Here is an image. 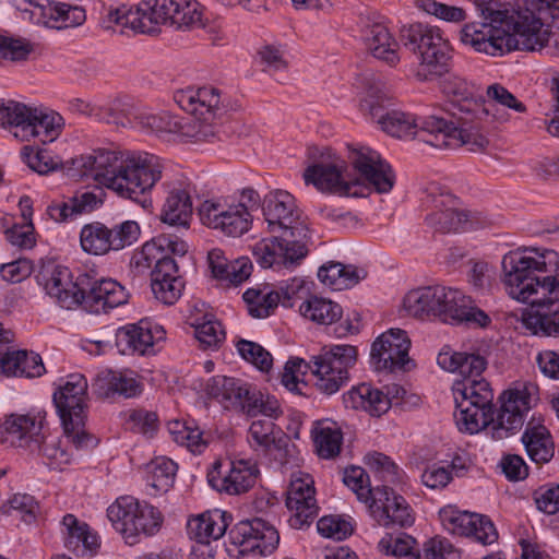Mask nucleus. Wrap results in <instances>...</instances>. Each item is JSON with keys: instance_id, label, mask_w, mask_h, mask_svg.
Segmentation results:
<instances>
[{"instance_id": "obj_4", "label": "nucleus", "mask_w": 559, "mask_h": 559, "mask_svg": "<svg viewBox=\"0 0 559 559\" xmlns=\"http://www.w3.org/2000/svg\"><path fill=\"white\" fill-rule=\"evenodd\" d=\"M348 158L360 178L349 173L347 163L342 157L329 154L305 169L306 185H312L322 193L342 197H357L361 180L380 193L392 190L395 174L377 151L357 143L349 147Z\"/></svg>"}, {"instance_id": "obj_6", "label": "nucleus", "mask_w": 559, "mask_h": 559, "mask_svg": "<svg viewBox=\"0 0 559 559\" xmlns=\"http://www.w3.org/2000/svg\"><path fill=\"white\" fill-rule=\"evenodd\" d=\"M206 21L197 0H145L135 9L123 7L108 13L110 24L142 34H155L160 24L183 31L202 28Z\"/></svg>"}, {"instance_id": "obj_41", "label": "nucleus", "mask_w": 559, "mask_h": 559, "mask_svg": "<svg viewBox=\"0 0 559 559\" xmlns=\"http://www.w3.org/2000/svg\"><path fill=\"white\" fill-rule=\"evenodd\" d=\"M33 106L14 99L0 98V127L8 130L10 134L24 142L32 134L29 115Z\"/></svg>"}, {"instance_id": "obj_9", "label": "nucleus", "mask_w": 559, "mask_h": 559, "mask_svg": "<svg viewBox=\"0 0 559 559\" xmlns=\"http://www.w3.org/2000/svg\"><path fill=\"white\" fill-rule=\"evenodd\" d=\"M88 382L81 373H71L60 380L53 392V403L63 430L75 432L76 447L93 448L97 440L84 430L88 407Z\"/></svg>"}, {"instance_id": "obj_20", "label": "nucleus", "mask_w": 559, "mask_h": 559, "mask_svg": "<svg viewBox=\"0 0 559 559\" xmlns=\"http://www.w3.org/2000/svg\"><path fill=\"white\" fill-rule=\"evenodd\" d=\"M409 347L411 341L405 331L389 329L373 342L370 362L377 371L408 370L412 366Z\"/></svg>"}, {"instance_id": "obj_13", "label": "nucleus", "mask_w": 559, "mask_h": 559, "mask_svg": "<svg viewBox=\"0 0 559 559\" xmlns=\"http://www.w3.org/2000/svg\"><path fill=\"white\" fill-rule=\"evenodd\" d=\"M260 469L252 459L233 457L215 461L207 472L209 485L218 492L240 495L258 481Z\"/></svg>"}, {"instance_id": "obj_38", "label": "nucleus", "mask_w": 559, "mask_h": 559, "mask_svg": "<svg viewBox=\"0 0 559 559\" xmlns=\"http://www.w3.org/2000/svg\"><path fill=\"white\" fill-rule=\"evenodd\" d=\"M454 402H471L473 405L492 407L493 392L483 372L456 378L452 383Z\"/></svg>"}, {"instance_id": "obj_58", "label": "nucleus", "mask_w": 559, "mask_h": 559, "mask_svg": "<svg viewBox=\"0 0 559 559\" xmlns=\"http://www.w3.org/2000/svg\"><path fill=\"white\" fill-rule=\"evenodd\" d=\"M379 551L399 559H419L414 537L406 533H386L378 543Z\"/></svg>"}, {"instance_id": "obj_27", "label": "nucleus", "mask_w": 559, "mask_h": 559, "mask_svg": "<svg viewBox=\"0 0 559 559\" xmlns=\"http://www.w3.org/2000/svg\"><path fill=\"white\" fill-rule=\"evenodd\" d=\"M128 293L123 286L112 278L94 281L88 290H83L80 306L87 312L99 314L119 307L128 301Z\"/></svg>"}, {"instance_id": "obj_15", "label": "nucleus", "mask_w": 559, "mask_h": 559, "mask_svg": "<svg viewBox=\"0 0 559 559\" xmlns=\"http://www.w3.org/2000/svg\"><path fill=\"white\" fill-rule=\"evenodd\" d=\"M401 38L405 47L419 56L421 64L441 68L452 66L450 45L438 28L415 23L402 28Z\"/></svg>"}, {"instance_id": "obj_10", "label": "nucleus", "mask_w": 559, "mask_h": 559, "mask_svg": "<svg viewBox=\"0 0 559 559\" xmlns=\"http://www.w3.org/2000/svg\"><path fill=\"white\" fill-rule=\"evenodd\" d=\"M107 518L116 532L128 544H134L141 536L156 535L164 516L158 508L131 496H121L107 509Z\"/></svg>"}, {"instance_id": "obj_22", "label": "nucleus", "mask_w": 559, "mask_h": 559, "mask_svg": "<svg viewBox=\"0 0 559 559\" xmlns=\"http://www.w3.org/2000/svg\"><path fill=\"white\" fill-rule=\"evenodd\" d=\"M37 281L45 293L61 308L75 309L83 299V289L74 281L69 267L53 262L44 264Z\"/></svg>"}, {"instance_id": "obj_48", "label": "nucleus", "mask_w": 559, "mask_h": 559, "mask_svg": "<svg viewBox=\"0 0 559 559\" xmlns=\"http://www.w3.org/2000/svg\"><path fill=\"white\" fill-rule=\"evenodd\" d=\"M364 270L340 262H328L318 270L319 281L333 290L350 288L365 278Z\"/></svg>"}, {"instance_id": "obj_8", "label": "nucleus", "mask_w": 559, "mask_h": 559, "mask_svg": "<svg viewBox=\"0 0 559 559\" xmlns=\"http://www.w3.org/2000/svg\"><path fill=\"white\" fill-rule=\"evenodd\" d=\"M259 202V195L252 189L237 194L213 195L201 202L198 215L207 228L228 237H240L251 229Z\"/></svg>"}, {"instance_id": "obj_62", "label": "nucleus", "mask_w": 559, "mask_h": 559, "mask_svg": "<svg viewBox=\"0 0 559 559\" xmlns=\"http://www.w3.org/2000/svg\"><path fill=\"white\" fill-rule=\"evenodd\" d=\"M273 460L278 466H293L299 461V451L289 437L278 431L271 444L262 452Z\"/></svg>"}, {"instance_id": "obj_50", "label": "nucleus", "mask_w": 559, "mask_h": 559, "mask_svg": "<svg viewBox=\"0 0 559 559\" xmlns=\"http://www.w3.org/2000/svg\"><path fill=\"white\" fill-rule=\"evenodd\" d=\"M97 115L99 121L139 129V120L144 115V108L135 106L127 99H115L103 105L102 112H97Z\"/></svg>"}, {"instance_id": "obj_7", "label": "nucleus", "mask_w": 559, "mask_h": 559, "mask_svg": "<svg viewBox=\"0 0 559 559\" xmlns=\"http://www.w3.org/2000/svg\"><path fill=\"white\" fill-rule=\"evenodd\" d=\"M189 251V245L176 235H159L146 241L141 257L148 265L155 263L152 272V292L157 300L174 305L181 296L185 282L179 275L175 258H181Z\"/></svg>"}, {"instance_id": "obj_54", "label": "nucleus", "mask_w": 559, "mask_h": 559, "mask_svg": "<svg viewBox=\"0 0 559 559\" xmlns=\"http://www.w3.org/2000/svg\"><path fill=\"white\" fill-rule=\"evenodd\" d=\"M35 45L26 38L0 34V67H15L28 61Z\"/></svg>"}, {"instance_id": "obj_37", "label": "nucleus", "mask_w": 559, "mask_h": 559, "mask_svg": "<svg viewBox=\"0 0 559 559\" xmlns=\"http://www.w3.org/2000/svg\"><path fill=\"white\" fill-rule=\"evenodd\" d=\"M193 212L191 192L188 187H173L160 211V221L169 226L189 227Z\"/></svg>"}, {"instance_id": "obj_25", "label": "nucleus", "mask_w": 559, "mask_h": 559, "mask_svg": "<svg viewBox=\"0 0 559 559\" xmlns=\"http://www.w3.org/2000/svg\"><path fill=\"white\" fill-rule=\"evenodd\" d=\"M45 419L46 413L43 409L33 408L26 414L9 415L1 428L11 443L34 452V447L45 433Z\"/></svg>"}, {"instance_id": "obj_55", "label": "nucleus", "mask_w": 559, "mask_h": 559, "mask_svg": "<svg viewBox=\"0 0 559 559\" xmlns=\"http://www.w3.org/2000/svg\"><path fill=\"white\" fill-rule=\"evenodd\" d=\"M168 432L177 444L192 453H202L206 448L207 441L194 421L171 420L168 423Z\"/></svg>"}, {"instance_id": "obj_24", "label": "nucleus", "mask_w": 559, "mask_h": 559, "mask_svg": "<svg viewBox=\"0 0 559 559\" xmlns=\"http://www.w3.org/2000/svg\"><path fill=\"white\" fill-rule=\"evenodd\" d=\"M286 507L293 513L292 525L301 526L317 512L313 477L302 471L292 474L286 492Z\"/></svg>"}, {"instance_id": "obj_52", "label": "nucleus", "mask_w": 559, "mask_h": 559, "mask_svg": "<svg viewBox=\"0 0 559 559\" xmlns=\"http://www.w3.org/2000/svg\"><path fill=\"white\" fill-rule=\"evenodd\" d=\"M300 314L318 324H332L342 317V307L323 297L311 296L299 306Z\"/></svg>"}, {"instance_id": "obj_47", "label": "nucleus", "mask_w": 559, "mask_h": 559, "mask_svg": "<svg viewBox=\"0 0 559 559\" xmlns=\"http://www.w3.org/2000/svg\"><path fill=\"white\" fill-rule=\"evenodd\" d=\"M311 437L316 452L321 459H332L340 453L343 432L336 421L328 418L314 421Z\"/></svg>"}, {"instance_id": "obj_1", "label": "nucleus", "mask_w": 559, "mask_h": 559, "mask_svg": "<svg viewBox=\"0 0 559 559\" xmlns=\"http://www.w3.org/2000/svg\"><path fill=\"white\" fill-rule=\"evenodd\" d=\"M526 3L531 8L515 9L489 1L483 10L486 23L480 26L466 24L460 32L462 44L491 56L512 50H540L551 35L540 14L549 11L552 27L559 32V0H526ZM554 35L559 46V33Z\"/></svg>"}, {"instance_id": "obj_44", "label": "nucleus", "mask_w": 559, "mask_h": 559, "mask_svg": "<svg viewBox=\"0 0 559 559\" xmlns=\"http://www.w3.org/2000/svg\"><path fill=\"white\" fill-rule=\"evenodd\" d=\"M174 99L183 110L195 116H204L212 114L218 107L221 96L218 91L212 86L187 87L177 91Z\"/></svg>"}, {"instance_id": "obj_42", "label": "nucleus", "mask_w": 559, "mask_h": 559, "mask_svg": "<svg viewBox=\"0 0 559 559\" xmlns=\"http://www.w3.org/2000/svg\"><path fill=\"white\" fill-rule=\"evenodd\" d=\"M438 366L450 373H456L457 378H464L467 374H477L484 372L487 366L486 360L476 354L459 352L450 346L441 348L437 356Z\"/></svg>"}, {"instance_id": "obj_46", "label": "nucleus", "mask_w": 559, "mask_h": 559, "mask_svg": "<svg viewBox=\"0 0 559 559\" xmlns=\"http://www.w3.org/2000/svg\"><path fill=\"white\" fill-rule=\"evenodd\" d=\"M63 126V118L58 112L33 106L28 126L32 134L24 142L38 139L43 143H51L59 138Z\"/></svg>"}, {"instance_id": "obj_5", "label": "nucleus", "mask_w": 559, "mask_h": 559, "mask_svg": "<svg viewBox=\"0 0 559 559\" xmlns=\"http://www.w3.org/2000/svg\"><path fill=\"white\" fill-rule=\"evenodd\" d=\"M501 280L512 299L535 306L559 301V253L545 247H521L501 260Z\"/></svg>"}, {"instance_id": "obj_56", "label": "nucleus", "mask_w": 559, "mask_h": 559, "mask_svg": "<svg viewBox=\"0 0 559 559\" xmlns=\"http://www.w3.org/2000/svg\"><path fill=\"white\" fill-rule=\"evenodd\" d=\"M168 432L177 444L192 453H202L206 448L207 441L194 421L171 420L168 423Z\"/></svg>"}, {"instance_id": "obj_3", "label": "nucleus", "mask_w": 559, "mask_h": 559, "mask_svg": "<svg viewBox=\"0 0 559 559\" xmlns=\"http://www.w3.org/2000/svg\"><path fill=\"white\" fill-rule=\"evenodd\" d=\"M392 98L386 87L369 83L360 97V108L378 122L388 134L396 138L417 136L436 148H455L469 145L471 150L484 148L488 141L481 134H474L456 128L452 122L431 116L420 122L407 112L391 108Z\"/></svg>"}, {"instance_id": "obj_16", "label": "nucleus", "mask_w": 559, "mask_h": 559, "mask_svg": "<svg viewBox=\"0 0 559 559\" xmlns=\"http://www.w3.org/2000/svg\"><path fill=\"white\" fill-rule=\"evenodd\" d=\"M263 214L272 233H289L292 238L308 239L309 228L296 206L295 198L287 191L275 190L264 198Z\"/></svg>"}, {"instance_id": "obj_21", "label": "nucleus", "mask_w": 559, "mask_h": 559, "mask_svg": "<svg viewBox=\"0 0 559 559\" xmlns=\"http://www.w3.org/2000/svg\"><path fill=\"white\" fill-rule=\"evenodd\" d=\"M166 340V331L162 324L150 319L140 320L138 323L126 324L116 330L115 343L122 355L141 354L148 355L156 350Z\"/></svg>"}, {"instance_id": "obj_60", "label": "nucleus", "mask_w": 559, "mask_h": 559, "mask_svg": "<svg viewBox=\"0 0 559 559\" xmlns=\"http://www.w3.org/2000/svg\"><path fill=\"white\" fill-rule=\"evenodd\" d=\"M364 463L383 481L396 486L405 484V473L383 453H367Z\"/></svg>"}, {"instance_id": "obj_61", "label": "nucleus", "mask_w": 559, "mask_h": 559, "mask_svg": "<svg viewBox=\"0 0 559 559\" xmlns=\"http://www.w3.org/2000/svg\"><path fill=\"white\" fill-rule=\"evenodd\" d=\"M522 323L532 335L559 336V309L550 313L528 311L523 314Z\"/></svg>"}, {"instance_id": "obj_18", "label": "nucleus", "mask_w": 559, "mask_h": 559, "mask_svg": "<svg viewBox=\"0 0 559 559\" xmlns=\"http://www.w3.org/2000/svg\"><path fill=\"white\" fill-rule=\"evenodd\" d=\"M539 399L537 384L528 381L512 383L500 396L497 424L506 432H514L524 423L525 415Z\"/></svg>"}, {"instance_id": "obj_23", "label": "nucleus", "mask_w": 559, "mask_h": 559, "mask_svg": "<svg viewBox=\"0 0 559 559\" xmlns=\"http://www.w3.org/2000/svg\"><path fill=\"white\" fill-rule=\"evenodd\" d=\"M369 515L384 527L413 525L415 516L411 506L388 486L376 487L373 498L368 503Z\"/></svg>"}, {"instance_id": "obj_64", "label": "nucleus", "mask_w": 559, "mask_h": 559, "mask_svg": "<svg viewBox=\"0 0 559 559\" xmlns=\"http://www.w3.org/2000/svg\"><path fill=\"white\" fill-rule=\"evenodd\" d=\"M310 366L298 357L289 358L282 373V384L290 392L304 394L307 388L306 374Z\"/></svg>"}, {"instance_id": "obj_51", "label": "nucleus", "mask_w": 559, "mask_h": 559, "mask_svg": "<svg viewBox=\"0 0 559 559\" xmlns=\"http://www.w3.org/2000/svg\"><path fill=\"white\" fill-rule=\"evenodd\" d=\"M242 298L250 316L257 319L269 317L280 304V294L269 284L248 288Z\"/></svg>"}, {"instance_id": "obj_59", "label": "nucleus", "mask_w": 559, "mask_h": 559, "mask_svg": "<svg viewBox=\"0 0 559 559\" xmlns=\"http://www.w3.org/2000/svg\"><path fill=\"white\" fill-rule=\"evenodd\" d=\"M435 286L418 287L409 290L403 298L404 311L413 317L433 316Z\"/></svg>"}, {"instance_id": "obj_34", "label": "nucleus", "mask_w": 559, "mask_h": 559, "mask_svg": "<svg viewBox=\"0 0 559 559\" xmlns=\"http://www.w3.org/2000/svg\"><path fill=\"white\" fill-rule=\"evenodd\" d=\"M64 437H61L58 433H44L40 441L34 447V452L37 451L44 463L50 468L61 469L73 460V451L68 447L70 442L76 450L84 449L76 447L74 443L73 436L75 432L67 433L64 431Z\"/></svg>"}, {"instance_id": "obj_28", "label": "nucleus", "mask_w": 559, "mask_h": 559, "mask_svg": "<svg viewBox=\"0 0 559 559\" xmlns=\"http://www.w3.org/2000/svg\"><path fill=\"white\" fill-rule=\"evenodd\" d=\"M186 321L193 329L197 341L204 348H217L225 338L221 322L206 309L204 302L197 301L190 305Z\"/></svg>"}, {"instance_id": "obj_2", "label": "nucleus", "mask_w": 559, "mask_h": 559, "mask_svg": "<svg viewBox=\"0 0 559 559\" xmlns=\"http://www.w3.org/2000/svg\"><path fill=\"white\" fill-rule=\"evenodd\" d=\"M163 169L160 158L147 152L98 148L73 158L68 175L139 200L162 179Z\"/></svg>"}, {"instance_id": "obj_31", "label": "nucleus", "mask_w": 559, "mask_h": 559, "mask_svg": "<svg viewBox=\"0 0 559 559\" xmlns=\"http://www.w3.org/2000/svg\"><path fill=\"white\" fill-rule=\"evenodd\" d=\"M93 388L103 397L122 395L133 397L141 392V385L133 372L102 369L97 372Z\"/></svg>"}, {"instance_id": "obj_45", "label": "nucleus", "mask_w": 559, "mask_h": 559, "mask_svg": "<svg viewBox=\"0 0 559 559\" xmlns=\"http://www.w3.org/2000/svg\"><path fill=\"white\" fill-rule=\"evenodd\" d=\"M35 5L47 23L58 29L80 26L86 20L85 10L79 5L50 0H38Z\"/></svg>"}, {"instance_id": "obj_36", "label": "nucleus", "mask_w": 559, "mask_h": 559, "mask_svg": "<svg viewBox=\"0 0 559 559\" xmlns=\"http://www.w3.org/2000/svg\"><path fill=\"white\" fill-rule=\"evenodd\" d=\"M230 522V515L219 509L199 514L188 521V533L198 543H210L224 536Z\"/></svg>"}, {"instance_id": "obj_12", "label": "nucleus", "mask_w": 559, "mask_h": 559, "mask_svg": "<svg viewBox=\"0 0 559 559\" xmlns=\"http://www.w3.org/2000/svg\"><path fill=\"white\" fill-rule=\"evenodd\" d=\"M229 542L231 555L266 557L277 548L280 534L269 521L253 518L238 522L229 532Z\"/></svg>"}, {"instance_id": "obj_26", "label": "nucleus", "mask_w": 559, "mask_h": 559, "mask_svg": "<svg viewBox=\"0 0 559 559\" xmlns=\"http://www.w3.org/2000/svg\"><path fill=\"white\" fill-rule=\"evenodd\" d=\"M11 340L10 333L0 323V374L37 378L46 369L41 357L34 352L8 350L4 344Z\"/></svg>"}, {"instance_id": "obj_30", "label": "nucleus", "mask_w": 559, "mask_h": 559, "mask_svg": "<svg viewBox=\"0 0 559 559\" xmlns=\"http://www.w3.org/2000/svg\"><path fill=\"white\" fill-rule=\"evenodd\" d=\"M345 407L364 411L371 416H381L391 407V400L384 392L369 383L353 386L343 395Z\"/></svg>"}, {"instance_id": "obj_33", "label": "nucleus", "mask_w": 559, "mask_h": 559, "mask_svg": "<svg viewBox=\"0 0 559 559\" xmlns=\"http://www.w3.org/2000/svg\"><path fill=\"white\" fill-rule=\"evenodd\" d=\"M61 533L64 546L76 555H92L99 547L98 536L73 514L63 516Z\"/></svg>"}, {"instance_id": "obj_19", "label": "nucleus", "mask_w": 559, "mask_h": 559, "mask_svg": "<svg viewBox=\"0 0 559 559\" xmlns=\"http://www.w3.org/2000/svg\"><path fill=\"white\" fill-rule=\"evenodd\" d=\"M307 239L292 238L282 231L281 238H265L253 247V255L262 267L289 269L307 255Z\"/></svg>"}, {"instance_id": "obj_43", "label": "nucleus", "mask_w": 559, "mask_h": 559, "mask_svg": "<svg viewBox=\"0 0 559 559\" xmlns=\"http://www.w3.org/2000/svg\"><path fill=\"white\" fill-rule=\"evenodd\" d=\"M521 440L528 457L536 464H545L552 459L555 444L545 425L530 421Z\"/></svg>"}, {"instance_id": "obj_49", "label": "nucleus", "mask_w": 559, "mask_h": 559, "mask_svg": "<svg viewBox=\"0 0 559 559\" xmlns=\"http://www.w3.org/2000/svg\"><path fill=\"white\" fill-rule=\"evenodd\" d=\"M454 420L462 432L474 435L492 419V407L473 405L471 402H454Z\"/></svg>"}, {"instance_id": "obj_63", "label": "nucleus", "mask_w": 559, "mask_h": 559, "mask_svg": "<svg viewBox=\"0 0 559 559\" xmlns=\"http://www.w3.org/2000/svg\"><path fill=\"white\" fill-rule=\"evenodd\" d=\"M464 469V465H459L456 461L438 462L428 465L421 474L423 484L430 489H441L452 480L453 473L459 475Z\"/></svg>"}, {"instance_id": "obj_17", "label": "nucleus", "mask_w": 559, "mask_h": 559, "mask_svg": "<svg viewBox=\"0 0 559 559\" xmlns=\"http://www.w3.org/2000/svg\"><path fill=\"white\" fill-rule=\"evenodd\" d=\"M439 520L442 528L451 535L474 537L483 545H491L498 540V531L486 515L448 504L439 510Z\"/></svg>"}, {"instance_id": "obj_14", "label": "nucleus", "mask_w": 559, "mask_h": 559, "mask_svg": "<svg viewBox=\"0 0 559 559\" xmlns=\"http://www.w3.org/2000/svg\"><path fill=\"white\" fill-rule=\"evenodd\" d=\"M401 38L405 47L419 56L421 64L441 68L452 66L450 45L438 28L415 23L402 28Z\"/></svg>"}, {"instance_id": "obj_39", "label": "nucleus", "mask_w": 559, "mask_h": 559, "mask_svg": "<svg viewBox=\"0 0 559 559\" xmlns=\"http://www.w3.org/2000/svg\"><path fill=\"white\" fill-rule=\"evenodd\" d=\"M433 316L445 323H461L466 314L467 296L460 289L436 285L435 286Z\"/></svg>"}, {"instance_id": "obj_40", "label": "nucleus", "mask_w": 559, "mask_h": 559, "mask_svg": "<svg viewBox=\"0 0 559 559\" xmlns=\"http://www.w3.org/2000/svg\"><path fill=\"white\" fill-rule=\"evenodd\" d=\"M437 206L451 204L445 210H441L438 217H432L439 228L445 231H466L483 227L485 223L479 218L478 213H472L469 211L461 210L454 206L455 200L452 195H441L440 200H437Z\"/></svg>"}, {"instance_id": "obj_11", "label": "nucleus", "mask_w": 559, "mask_h": 559, "mask_svg": "<svg viewBox=\"0 0 559 559\" xmlns=\"http://www.w3.org/2000/svg\"><path fill=\"white\" fill-rule=\"evenodd\" d=\"M357 358L352 345H333L312 357L310 367L316 388L328 395L336 393L348 380V370Z\"/></svg>"}, {"instance_id": "obj_57", "label": "nucleus", "mask_w": 559, "mask_h": 559, "mask_svg": "<svg viewBox=\"0 0 559 559\" xmlns=\"http://www.w3.org/2000/svg\"><path fill=\"white\" fill-rule=\"evenodd\" d=\"M80 242L85 252L94 255H102L114 250L110 228L99 222L82 227Z\"/></svg>"}, {"instance_id": "obj_53", "label": "nucleus", "mask_w": 559, "mask_h": 559, "mask_svg": "<svg viewBox=\"0 0 559 559\" xmlns=\"http://www.w3.org/2000/svg\"><path fill=\"white\" fill-rule=\"evenodd\" d=\"M367 40L374 58L383 60L389 67L396 64L399 45L384 25H372L368 31Z\"/></svg>"}, {"instance_id": "obj_29", "label": "nucleus", "mask_w": 559, "mask_h": 559, "mask_svg": "<svg viewBox=\"0 0 559 559\" xmlns=\"http://www.w3.org/2000/svg\"><path fill=\"white\" fill-rule=\"evenodd\" d=\"M207 262L212 277L225 287L241 285L250 277L253 270L249 258L240 257L230 261L219 249L209 252Z\"/></svg>"}, {"instance_id": "obj_35", "label": "nucleus", "mask_w": 559, "mask_h": 559, "mask_svg": "<svg viewBox=\"0 0 559 559\" xmlns=\"http://www.w3.org/2000/svg\"><path fill=\"white\" fill-rule=\"evenodd\" d=\"M178 465L171 459L158 455L143 466L146 492L150 496L166 493L174 485Z\"/></svg>"}, {"instance_id": "obj_32", "label": "nucleus", "mask_w": 559, "mask_h": 559, "mask_svg": "<svg viewBox=\"0 0 559 559\" xmlns=\"http://www.w3.org/2000/svg\"><path fill=\"white\" fill-rule=\"evenodd\" d=\"M205 393L218 401L225 408L243 407L249 401V384L225 376L212 377L207 380Z\"/></svg>"}]
</instances>
